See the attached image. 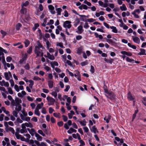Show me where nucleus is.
I'll list each match as a JSON object with an SVG mask.
<instances>
[{
	"label": "nucleus",
	"mask_w": 146,
	"mask_h": 146,
	"mask_svg": "<svg viewBox=\"0 0 146 146\" xmlns=\"http://www.w3.org/2000/svg\"><path fill=\"white\" fill-rule=\"evenodd\" d=\"M45 48L39 42H38L37 45L35 47L34 52L37 56H42L44 54L43 51Z\"/></svg>",
	"instance_id": "obj_1"
},
{
	"label": "nucleus",
	"mask_w": 146,
	"mask_h": 146,
	"mask_svg": "<svg viewBox=\"0 0 146 146\" xmlns=\"http://www.w3.org/2000/svg\"><path fill=\"white\" fill-rule=\"evenodd\" d=\"M71 22L69 21H66L63 22V26L66 29H70L72 25L71 24Z\"/></svg>",
	"instance_id": "obj_2"
},
{
	"label": "nucleus",
	"mask_w": 146,
	"mask_h": 146,
	"mask_svg": "<svg viewBox=\"0 0 146 146\" xmlns=\"http://www.w3.org/2000/svg\"><path fill=\"white\" fill-rule=\"evenodd\" d=\"M46 99L48 101V104L49 106L53 105L55 101V100L50 96H48Z\"/></svg>",
	"instance_id": "obj_3"
},
{
	"label": "nucleus",
	"mask_w": 146,
	"mask_h": 146,
	"mask_svg": "<svg viewBox=\"0 0 146 146\" xmlns=\"http://www.w3.org/2000/svg\"><path fill=\"white\" fill-rule=\"evenodd\" d=\"M48 8L50 13L52 14H54L55 12L54 11V8L52 5H49L48 6Z\"/></svg>",
	"instance_id": "obj_4"
},
{
	"label": "nucleus",
	"mask_w": 146,
	"mask_h": 146,
	"mask_svg": "<svg viewBox=\"0 0 146 146\" xmlns=\"http://www.w3.org/2000/svg\"><path fill=\"white\" fill-rule=\"evenodd\" d=\"M132 38L133 41L135 43L138 44L140 43V40L139 38L138 37L132 36Z\"/></svg>",
	"instance_id": "obj_5"
},
{
	"label": "nucleus",
	"mask_w": 146,
	"mask_h": 146,
	"mask_svg": "<svg viewBox=\"0 0 146 146\" xmlns=\"http://www.w3.org/2000/svg\"><path fill=\"white\" fill-rule=\"evenodd\" d=\"M106 96L111 100L114 99L115 98V96L113 92H110L108 95H106Z\"/></svg>",
	"instance_id": "obj_6"
},
{
	"label": "nucleus",
	"mask_w": 146,
	"mask_h": 146,
	"mask_svg": "<svg viewBox=\"0 0 146 146\" xmlns=\"http://www.w3.org/2000/svg\"><path fill=\"white\" fill-rule=\"evenodd\" d=\"M27 54L25 53L23 56L22 58L20 60L19 62L20 63H25L27 57Z\"/></svg>",
	"instance_id": "obj_7"
},
{
	"label": "nucleus",
	"mask_w": 146,
	"mask_h": 146,
	"mask_svg": "<svg viewBox=\"0 0 146 146\" xmlns=\"http://www.w3.org/2000/svg\"><path fill=\"white\" fill-rule=\"evenodd\" d=\"M126 60L127 62L132 63H140L139 61H135L133 59H131L127 57H126Z\"/></svg>",
	"instance_id": "obj_8"
},
{
	"label": "nucleus",
	"mask_w": 146,
	"mask_h": 146,
	"mask_svg": "<svg viewBox=\"0 0 146 146\" xmlns=\"http://www.w3.org/2000/svg\"><path fill=\"white\" fill-rule=\"evenodd\" d=\"M46 56L49 59L51 60H54L55 59V57L53 54H50L49 52L46 53Z\"/></svg>",
	"instance_id": "obj_9"
},
{
	"label": "nucleus",
	"mask_w": 146,
	"mask_h": 146,
	"mask_svg": "<svg viewBox=\"0 0 146 146\" xmlns=\"http://www.w3.org/2000/svg\"><path fill=\"white\" fill-rule=\"evenodd\" d=\"M78 30L76 32L78 34H81L83 31L82 26L80 25L77 28Z\"/></svg>",
	"instance_id": "obj_10"
},
{
	"label": "nucleus",
	"mask_w": 146,
	"mask_h": 146,
	"mask_svg": "<svg viewBox=\"0 0 146 146\" xmlns=\"http://www.w3.org/2000/svg\"><path fill=\"white\" fill-rule=\"evenodd\" d=\"M121 53L123 55H125L128 56H131L132 55V53L129 52H127L125 51H123L121 52Z\"/></svg>",
	"instance_id": "obj_11"
},
{
	"label": "nucleus",
	"mask_w": 146,
	"mask_h": 146,
	"mask_svg": "<svg viewBox=\"0 0 146 146\" xmlns=\"http://www.w3.org/2000/svg\"><path fill=\"white\" fill-rule=\"evenodd\" d=\"M127 98L130 101L134 100L135 98L133 97L130 92H129L128 94Z\"/></svg>",
	"instance_id": "obj_12"
},
{
	"label": "nucleus",
	"mask_w": 146,
	"mask_h": 146,
	"mask_svg": "<svg viewBox=\"0 0 146 146\" xmlns=\"http://www.w3.org/2000/svg\"><path fill=\"white\" fill-rule=\"evenodd\" d=\"M99 5L101 7H106L107 6V4L106 3H104L101 1H98Z\"/></svg>",
	"instance_id": "obj_13"
},
{
	"label": "nucleus",
	"mask_w": 146,
	"mask_h": 146,
	"mask_svg": "<svg viewBox=\"0 0 146 146\" xmlns=\"http://www.w3.org/2000/svg\"><path fill=\"white\" fill-rule=\"evenodd\" d=\"M56 10L57 13V15H61V12L62 11V9L60 8H56Z\"/></svg>",
	"instance_id": "obj_14"
},
{
	"label": "nucleus",
	"mask_w": 146,
	"mask_h": 146,
	"mask_svg": "<svg viewBox=\"0 0 146 146\" xmlns=\"http://www.w3.org/2000/svg\"><path fill=\"white\" fill-rule=\"evenodd\" d=\"M5 130L7 132L11 131L12 133L14 134L15 133V131L11 127H9L8 128H5Z\"/></svg>",
	"instance_id": "obj_15"
},
{
	"label": "nucleus",
	"mask_w": 146,
	"mask_h": 146,
	"mask_svg": "<svg viewBox=\"0 0 146 146\" xmlns=\"http://www.w3.org/2000/svg\"><path fill=\"white\" fill-rule=\"evenodd\" d=\"M110 28L112 29V31L113 32L115 33H117L118 32L116 28L114 26H110Z\"/></svg>",
	"instance_id": "obj_16"
},
{
	"label": "nucleus",
	"mask_w": 146,
	"mask_h": 146,
	"mask_svg": "<svg viewBox=\"0 0 146 146\" xmlns=\"http://www.w3.org/2000/svg\"><path fill=\"white\" fill-rule=\"evenodd\" d=\"M16 102L15 106L17 107V105H19L20 103H21V100L18 98H17L15 100Z\"/></svg>",
	"instance_id": "obj_17"
},
{
	"label": "nucleus",
	"mask_w": 146,
	"mask_h": 146,
	"mask_svg": "<svg viewBox=\"0 0 146 146\" xmlns=\"http://www.w3.org/2000/svg\"><path fill=\"white\" fill-rule=\"evenodd\" d=\"M111 116L108 115L107 117L106 116L104 118V120H106L107 123H108L109 122L110 119H111Z\"/></svg>",
	"instance_id": "obj_18"
},
{
	"label": "nucleus",
	"mask_w": 146,
	"mask_h": 146,
	"mask_svg": "<svg viewBox=\"0 0 146 146\" xmlns=\"http://www.w3.org/2000/svg\"><path fill=\"white\" fill-rule=\"evenodd\" d=\"M77 131L76 130L73 129V128L71 127L70 129L68 130L67 132L69 134L71 133L72 132L76 133Z\"/></svg>",
	"instance_id": "obj_19"
},
{
	"label": "nucleus",
	"mask_w": 146,
	"mask_h": 146,
	"mask_svg": "<svg viewBox=\"0 0 146 146\" xmlns=\"http://www.w3.org/2000/svg\"><path fill=\"white\" fill-rule=\"evenodd\" d=\"M24 43L25 44V46L26 47H27L30 44V42L28 39H26L25 41L24 42Z\"/></svg>",
	"instance_id": "obj_20"
},
{
	"label": "nucleus",
	"mask_w": 146,
	"mask_h": 146,
	"mask_svg": "<svg viewBox=\"0 0 146 146\" xmlns=\"http://www.w3.org/2000/svg\"><path fill=\"white\" fill-rule=\"evenodd\" d=\"M35 137L37 138V139L39 141L42 140V137L40 136L37 133H35Z\"/></svg>",
	"instance_id": "obj_21"
},
{
	"label": "nucleus",
	"mask_w": 146,
	"mask_h": 146,
	"mask_svg": "<svg viewBox=\"0 0 146 146\" xmlns=\"http://www.w3.org/2000/svg\"><path fill=\"white\" fill-rule=\"evenodd\" d=\"M66 54H64V55L62 56V58H63L64 59L66 60V63L67 64H71V62L70 61L68 60H66Z\"/></svg>",
	"instance_id": "obj_22"
},
{
	"label": "nucleus",
	"mask_w": 146,
	"mask_h": 146,
	"mask_svg": "<svg viewBox=\"0 0 146 146\" xmlns=\"http://www.w3.org/2000/svg\"><path fill=\"white\" fill-rule=\"evenodd\" d=\"M48 85L50 88H52L53 86V82L52 81L49 80L48 82Z\"/></svg>",
	"instance_id": "obj_23"
},
{
	"label": "nucleus",
	"mask_w": 146,
	"mask_h": 146,
	"mask_svg": "<svg viewBox=\"0 0 146 146\" xmlns=\"http://www.w3.org/2000/svg\"><path fill=\"white\" fill-rule=\"evenodd\" d=\"M120 9L122 11H125L127 10V8L124 4H123L122 6L120 7Z\"/></svg>",
	"instance_id": "obj_24"
},
{
	"label": "nucleus",
	"mask_w": 146,
	"mask_h": 146,
	"mask_svg": "<svg viewBox=\"0 0 146 146\" xmlns=\"http://www.w3.org/2000/svg\"><path fill=\"white\" fill-rule=\"evenodd\" d=\"M140 52L139 53H138V55H143L145 54V51L144 49L141 48L140 49Z\"/></svg>",
	"instance_id": "obj_25"
},
{
	"label": "nucleus",
	"mask_w": 146,
	"mask_h": 146,
	"mask_svg": "<svg viewBox=\"0 0 146 146\" xmlns=\"http://www.w3.org/2000/svg\"><path fill=\"white\" fill-rule=\"evenodd\" d=\"M33 50V47L31 46H30L29 48L27 50V52L28 54H31Z\"/></svg>",
	"instance_id": "obj_26"
},
{
	"label": "nucleus",
	"mask_w": 146,
	"mask_h": 146,
	"mask_svg": "<svg viewBox=\"0 0 146 146\" xmlns=\"http://www.w3.org/2000/svg\"><path fill=\"white\" fill-rule=\"evenodd\" d=\"M21 105H19L18 107H16L15 108V110L17 111L18 112H19V111H21Z\"/></svg>",
	"instance_id": "obj_27"
},
{
	"label": "nucleus",
	"mask_w": 146,
	"mask_h": 146,
	"mask_svg": "<svg viewBox=\"0 0 146 146\" xmlns=\"http://www.w3.org/2000/svg\"><path fill=\"white\" fill-rule=\"evenodd\" d=\"M21 24L19 23H17L16 26V29L17 31H19L20 30V28L21 27Z\"/></svg>",
	"instance_id": "obj_28"
},
{
	"label": "nucleus",
	"mask_w": 146,
	"mask_h": 146,
	"mask_svg": "<svg viewBox=\"0 0 146 146\" xmlns=\"http://www.w3.org/2000/svg\"><path fill=\"white\" fill-rule=\"evenodd\" d=\"M43 106V103L42 102L40 104H38L36 106V108L39 109H41Z\"/></svg>",
	"instance_id": "obj_29"
},
{
	"label": "nucleus",
	"mask_w": 146,
	"mask_h": 146,
	"mask_svg": "<svg viewBox=\"0 0 146 146\" xmlns=\"http://www.w3.org/2000/svg\"><path fill=\"white\" fill-rule=\"evenodd\" d=\"M21 13L22 14H25L26 13V9L24 7H22V9L20 11Z\"/></svg>",
	"instance_id": "obj_30"
},
{
	"label": "nucleus",
	"mask_w": 146,
	"mask_h": 146,
	"mask_svg": "<svg viewBox=\"0 0 146 146\" xmlns=\"http://www.w3.org/2000/svg\"><path fill=\"white\" fill-rule=\"evenodd\" d=\"M39 27V25L38 23H35L34 25V27L33 28V31H35L37 28Z\"/></svg>",
	"instance_id": "obj_31"
},
{
	"label": "nucleus",
	"mask_w": 146,
	"mask_h": 146,
	"mask_svg": "<svg viewBox=\"0 0 146 146\" xmlns=\"http://www.w3.org/2000/svg\"><path fill=\"white\" fill-rule=\"evenodd\" d=\"M29 133L32 136H33L34 135V134H35V133H36L34 129H31V131L29 132Z\"/></svg>",
	"instance_id": "obj_32"
},
{
	"label": "nucleus",
	"mask_w": 146,
	"mask_h": 146,
	"mask_svg": "<svg viewBox=\"0 0 146 146\" xmlns=\"http://www.w3.org/2000/svg\"><path fill=\"white\" fill-rule=\"evenodd\" d=\"M35 114L38 116H40V113L38 109H35Z\"/></svg>",
	"instance_id": "obj_33"
},
{
	"label": "nucleus",
	"mask_w": 146,
	"mask_h": 146,
	"mask_svg": "<svg viewBox=\"0 0 146 146\" xmlns=\"http://www.w3.org/2000/svg\"><path fill=\"white\" fill-rule=\"evenodd\" d=\"M62 14L65 17H68L69 15L67 11L66 10H65L64 11V12L63 13H62Z\"/></svg>",
	"instance_id": "obj_34"
},
{
	"label": "nucleus",
	"mask_w": 146,
	"mask_h": 146,
	"mask_svg": "<svg viewBox=\"0 0 146 146\" xmlns=\"http://www.w3.org/2000/svg\"><path fill=\"white\" fill-rule=\"evenodd\" d=\"M29 4V2L28 1H26L25 3H23L21 5V7H26Z\"/></svg>",
	"instance_id": "obj_35"
},
{
	"label": "nucleus",
	"mask_w": 146,
	"mask_h": 146,
	"mask_svg": "<svg viewBox=\"0 0 146 146\" xmlns=\"http://www.w3.org/2000/svg\"><path fill=\"white\" fill-rule=\"evenodd\" d=\"M56 46H59L61 48H64L63 46V43L62 42H58L56 44Z\"/></svg>",
	"instance_id": "obj_36"
},
{
	"label": "nucleus",
	"mask_w": 146,
	"mask_h": 146,
	"mask_svg": "<svg viewBox=\"0 0 146 146\" xmlns=\"http://www.w3.org/2000/svg\"><path fill=\"white\" fill-rule=\"evenodd\" d=\"M25 125L27 127H33V125L32 124L30 123H25Z\"/></svg>",
	"instance_id": "obj_37"
},
{
	"label": "nucleus",
	"mask_w": 146,
	"mask_h": 146,
	"mask_svg": "<svg viewBox=\"0 0 146 146\" xmlns=\"http://www.w3.org/2000/svg\"><path fill=\"white\" fill-rule=\"evenodd\" d=\"M49 27H46V29L45 30V31L46 32H49L51 33L52 32V30L51 29H49Z\"/></svg>",
	"instance_id": "obj_38"
},
{
	"label": "nucleus",
	"mask_w": 146,
	"mask_h": 146,
	"mask_svg": "<svg viewBox=\"0 0 146 146\" xmlns=\"http://www.w3.org/2000/svg\"><path fill=\"white\" fill-rule=\"evenodd\" d=\"M4 76L7 80H9V79L10 77L9 76L7 72H5V73Z\"/></svg>",
	"instance_id": "obj_39"
},
{
	"label": "nucleus",
	"mask_w": 146,
	"mask_h": 146,
	"mask_svg": "<svg viewBox=\"0 0 146 146\" xmlns=\"http://www.w3.org/2000/svg\"><path fill=\"white\" fill-rule=\"evenodd\" d=\"M18 112L17 111L14 110L13 112V116L17 117H18Z\"/></svg>",
	"instance_id": "obj_40"
},
{
	"label": "nucleus",
	"mask_w": 146,
	"mask_h": 146,
	"mask_svg": "<svg viewBox=\"0 0 146 146\" xmlns=\"http://www.w3.org/2000/svg\"><path fill=\"white\" fill-rule=\"evenodd\" d=\"M0 90L3 91L5 93L8 94V92L6 91V89L4 87H0Z\"/></svg>",
	"instance_id": "obj_41"
},
{
	"label": "nucleus",
	"mask_w": 146,
	"mask_h": 146,
	"mask_svg": "<svg viewBox=\"0 0 146 146\" xmlns=\"http://www.w3.org/2000/svg\"><path fill=\"white\" fill-rule=\"evenodd\" d=\"M46 15V13L45 12H43L42 15L40 17V18L41 20H42L44 17Z\"/></svg>",
	"instance_id": "obj_42"
},
{
	"label": "nucleus",
	"mask_w": 146,
	"mask_h": 146,
	"mask_svg": "<svg viewBox=\"0 0 146 146\" xmlns=\"http://www.w3.org/2000/svg\"><path fill=\"white\" fill-rule=\"evenodd\" d=\"M46 44L47 46L46 48L47 49L49 48L51 46V44L48 40L46 41Z\"/></svg>",
	"instance_id": "obj_43"
},
{
	"label": "nucleus",
	"mask_w": 146,
	"mask_h": 146,
	"mask_svg": "<svg viewBox=\"0 0 146 146\" xmlns=\"http://www.w3.org/2000/svg\"><path fill=\"white\" fill-rule=\"evenodd\" d=\"M38 133L42 135L43 136H45V134L43 133V131L40 129L38 130Z\"/></svg>",
	"instance_id": "obj_44"
},
{
	"label": "nucleus",
	"mask_w": 146,
	"mask_h": 146,
	"mask_svg": "<svg viewBox=\"0 0 146 146\" xmlns=\"http://www.w3.org/2000/svg\"><path fill=\"white\" fill-rule=\"evenodd\" d=\"M24 135L25 136L27 137L26 139L27 141H29V139L31 137L30 135L28 133H27L26 134H24Z\"/></svg>",
	"instance_id": "obj_45"
},
{
	"label": "nucleus",
	"mask_w": 146,
	"mask_h": 146,
	"mask_svg": "<svg viewBox=\"0 0 146 146\" xmlns=\"http://www.w3.org/2000/svg\"><path fill=\"white\" fill-rule=\"evenodd\" d=\"M15 135L17 139H19L21 135L19 134L18 132H16L15 133Z\"/></svg>",
	"instance_id": "obj_46"
},
{
	"label": "nucleus",
	"mask_w": 146,
	"mask_h": 146,
	"mask_svg": "<svg viewBox=\"0 0 146 146\" xmlns=\"http://www.w3.org/2000/svg\"><path fill=\"white\" fill-rule=\"evenodd\" d=\"M92 129L94 133H96V132H98V131H97V129L95 126H93L92 127Z\"/></svg>",
	"instance_id": "obj_47"
},
{
	"label": "nucleus",
	"mask_w": 146,
	"mask_h": 146,
	"mask_svg": "<svg viewBox=\"0 0 146 146\" xmlns=\"http://www.w3.org/2000/svg\"><path fill=\"white\" fill-rule=\"evenodd\" d=\"M53 114V115L56 117H58V118H60V117L59 116L60 115V114L59 113H54Z\"/></svg>",
	"instance_id": "obj_48"
},
{
	"label": "nucleus",
	"mask_w": 146,
	"mask_h": 146,
	"mask_svg": "<svg viewBox=\"0 0 146 146\" xmlns=\"http://www.w3.org/2000/svg\"><path fill=\"white\" fill-rule=\"evenodd\" d=\"M95 21V19H93V18H91L90 19H88L87 20V22L89 23H92L93 22Z\"/></svg>",
	"instance_id": "obj_49"
},
{
	"label": "nucleus",
	"mask_w": 146,
	"mask_h": 146,
	"mask_svg": "<svg viewBox=\"0 0 146 146\" xmlns=\"http://www.w3.org/2000/svg\"><path fill=\"white\" fill-rule=\"evenodd\" d=\"M84 3L85 4H86L88 6H90L91 5V3L89 2L88 1H87L86 0H85L84 1Z\"/></svg>",
	"instance_id": "obj_50"
},
{
	"label": "nucleus",
	"mask_w": 146,
	"mask_h": 146,
	"mask_svg": "<svg viewBox=\"0 0 146 146\" xmlns=\"http://www.w3.org/2000/svg\"><path fill=\"white\" fill-rule=\"evenodd\" d=\"M8 89L9 93L11 94H13V91L12 90V89L11 88L9 87L8 88Z\"/></svg>",
	"instance_id": "obj_51"
},
{
	"label": "nucleus",
	"mask_w": 146,
	"mask_h": 146,
	"mask_svg": "<svg viewBox=\"0 0 146 146\" xmlns=\"http://www.w3.org/2000/svg\"><path fill=\"white\" fill-rule=\"evenodd\" d=\"M33 79L35 80H41L40 78L37 76H34L33 78Z\"/></svg>",
	"instance_id": "obj_52"
},
{
	"label": "nucleus",
	"mask_w": 146,
	"mask_h": 146,
	"mask_svg": "<svg viewBox=\"0 0 146 146\" xmlns=\"http://www.w3.org/2000/svg\"><path fill=\"white\" fill-rule=\"evenodd\" d=\"M20 132L21 133H27V131L26 129H22L20 130Z\"/></svg>",
	"instance_id": "obj_53"
},
{
	"label": "nucleus",
	"mask_w": 146,
	"mask_h": 146,
	"mask_svg": "<svg viewBox=\"0 0 146 146\" xmlns=\"http://www.w3.org/2000/svg\"><path fill=\"white\" fill-rule=\"evenodd\" d=\"M54 23V21L53 20L50 19L49 21V23H48L47 24V25H52Z\"/></svg>",
	"instance_id": "obj_54"
},
{
	"label": "nucleus",
	"mask_w": 146,
	"mask_h": 146,
	"mask_svg": "<svg viewBox=\"0 0 146 146\" xmlns=\"http://www.w3.org/2000/svg\"><path fill=\"white\" fill-rule=\"evenodd\" d=\"M74 76L76 77H80V75L79 71H77L76 73L75 74Z\"/></svg>",
	"instance_id": "obj_55"
},
{
	"label": "nucleus",
	"mask_w": 146,
	"mask_h": 146,
	"mask_svg": "<svg viewBox=\"0 0 146 146\" xmlns=\"http://www.w3.org/2000/svg\"><path fill=\"white\" fill-rule=\"evenodd\" d=\"M82 38V37L81 36L78 35L76 36V39L77 40H80Z\"/></svg>",
	"instance_id": "obj_56"
},
{
	"label": "nucleus",
	"mask_w": 146,
	"mask_h": 146,
	"mask_svg": "<svg viewBox=\"0 0 146 146\" xmlns=\"http://www.w3.org/2000/svg\"><path fill=\"white\" fill-rule=\"evenodd\" d=\"M51 94L53 96L54 98H56L57 97V94L56 92H52Z\"/></svg>",
	"instance_id": "obj_57"
},
{
	"label": "nucleus",
	"mask_w": 146,
	"mask_h": 146,
	"mask_svg": "<svg viewBox=\"0 0 146 146\" xmlns=\"http://www.w3.org/2000/svg\"><path fill=\"white\" fill-rule=\"evenodd\" d=\"M81 7L85 10H87L88 9V7L85 5H81Z\"/></svg>",
	"instance_id": "obj_58"
},
{
	"label": "nucleus",
	"mask_w": 146,
	"mask_h": 146,
	"mask_svg": "<svg viewBox=\"0 0 146 146\" xmlns=\"http://www.w3.org/2000/svg\"><path fill=\"white\" fill-rule=\"evenodd\" d=\"M62 117H63V119L64 121H67L68 120V118L67 116L63 115L62 116Z\"/></svg>",
	"instance_id": "obj_59"
},
{
	"label": "nucleus",
	"mask_w": 146,
	"mask_h": 146,
	"mask_svg": "<svg viewBox=\"0 0 146 146\" xmlns=\"http://www.w3.org/2000/svg\"><path fill=\"white\" fill-rule=\"evenodd\" d=\"M57 124L59 126L61 127L63 125V123L62 121H59L58 122Z\"/></svg>",
	"instance_id": "obj_60"
},
{
	"label": "nucleus",
	"mask_w": 146,
	"mask_h": 146,
	"mask_svg": "<svg viewBox=\"0 0 146 146\" xmlns=\"http://www.w3.org/2000/svg\"><path fill=\"white\" fill-rule=\"evenodd\" d=\"M84 28L87 29L89 27V26L88 23H85L84 24Z\"/></svg>",
	"instance_id": "obj_61"
},
{
	"label": "nucleus",
	"mask_w": 146,
	"mask_h": 146,
	"mask_svg": "<svg viewBox=\"0 0 146 146\" xmlns=\"http://www.w3.org/2000/svg\"><path fill=\"white\" fill-rule=\"evenodd\" d=\"M9 82L11 86L13 87L14 85V82L13 80L12 79H11L10 80Z\"/></svg>",
	"instance_id": "obj_62"
},
{
	"label": "nucleus",
	"mask_w": 146,
	"mask_h": 146,
	"mask_svg": "<svg viewBox=\"0 0 146 146\" xmlns=\"http://www.w3.org/2000/svg\"><path fill=\"white\" fill-rule=\"evenodd\" d=\"M90 72L92 73H94V67L91 65V69L90 70Z\"/></svg>",
	"instance_id": "obj_63"
},
{
	"label": "nucleus",
	"mask_w": 146,
	"mask_h": 146,
	"mask_svg": "<svg viewBox=\"0 0 146 146\" xmlns=\"http://www.w3.org/2000/svg\"><path fill=\"white\" fill-rule=\"evenodd\" d=\"M12 58L8 56L6 60L7 62H10L12 60Z\"/></svg>",
	"instance_id": "obj_64"
}]
</instances>
